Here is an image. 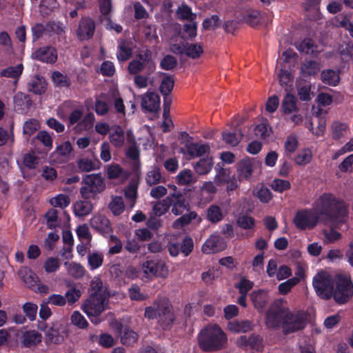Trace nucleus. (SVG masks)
<instances>
[{
	"mask_svg": "<svg viewBox=\"0 0 353 353\" xmlns=\"http://www.w3.org/2000/svg\"><path fill=\"white\" fill-rule=\"evenodd\" d=\"M353 295V283L350 279L339 277L336 282V288L334 289L332 296L339 304L347 303Z\"/></svg>",
	"mask_w": 353,
	"mask_h": 353,
	"instance_id": "obj_9",
	"label": "nucleus"
},
{
	"mask_svg": "<svg viewBox=\"0 0 353 353\" xmlns=\"http://www.w3.org/2000/svg\"><path fill=\"white\" fill-rule=\"evenodd\" d=\"M237 172L241 179H249L253 172V163L252 161L249 159L240 161L237 165Z\"/></svg>",
	"mask_w": 353,
	"mask_h": 353,
	"instance_id": "obj_22",
	"label": "nucleus"
},
{
	"mask_svg": "<svg viewBox=\"0 0 353 353\" xmlns=\"http://www.w3.org/2000/svg\"><path fill=\"white\" fill-rule=\"evenodd\" d=\"M90 294L93 296H108L109 297V293L106 288H103L102 281L99 278L94 277L90 283L89 288Z\"/></svg>",
	"mask_w": 353,
	"mask_h": 353,
	"instance_id": "obj_29",
	"label": "nucleus"
},
{
	"mask_svg": "<svg viewBox=\"0 0 353 353\" xmlns=\"http://www.w3.org/2000/svg\"><path fill=\"white\" fill-rule=\"evenodd\" d=\"M254 283L243 276L239 283L235 284V288L239 290V294H248V292L253 288Z\"/></svg>",
	"mask_w": 353,
	"mask_h": 353,
	"instance_id": "obj_59",
	"label": "nucleus"
},
{
	"mask_svg": "<svg viewBox=\"0 0 353 353\" xmlns=\"http://www.w3.org/2000/svg\"><path fill=\"white\" fill-rule=\"evenodd\" d=\"M164 77L163 78L160 86L159 90L163 97H170L174 86V79L173 75L168 74L164 73Z\"/></svg>",
	"mask_w": 353,
	"mask_h": 353,
	"instance_id": "obj_30",
	"label": "nucleus"
},
{
	"mask_svg": "<svg viewBox=\"0 0 353 353\" xmlns=\"http://www.w3.org/2000/svg\"><path fill=\"white\" fill-rule=\"evenodd\" d=\"M252 322L249 320L235 321L229 324L230 330L234 332H248L252 329Z\"/></svg>",
	"mask_w": 353,
	"mask_h": 353,
	"instance_id": "obj_39",
	"label": "nucleus"
},
{
	"mask_svg": "<svg viewBox=\"0 0 353 353\" xmlns=\"http://www.w3.org/2000/svg\"><path fill=\"white\" fill-rule=\"evenodd\" d=\"M281 110L285 114L298 112L296 98L293 94L288 93L282 101Z\"/></svg>",
	"mask_w": 353,
	"mask_h": 353,
	"instance_id": "obj_27",
	"label": "nucleus"
},
{
	"mask_svg": "<svg viewBox=\"0 0 353 353\" xmlns=\"http://www.w3.org/2000/svg\"><path fill=\"white\" fill-rule=\"evenodd\" d=\"M319 70V63L314 60L305 61L301 65V73L306 77L316 74Z\"/></svg>",
	"mask_w": 353,
	"mask_h": 353,
	"instance_id": "obj_38",
	"label": "nucleus"
},
{
	"mask_svg": "<svg viewBox=\"0 0 353 353\" xmlns=\"http://www.w3.org/2000/svg\"><path fill=\"white\" fill-rule=\"evenodd\" d=\"M197 32V23L194 21L192 22L185 23L183 27V33L186 34L187 37H185L183 35H181L182 39H186L189 40H192L196 36Z\"/></svg>",
	"mask_w": 353,
	"mask_h": 353,
	"instance_id": "obj_55",
	"label": "nucleus"
},
{
	"mask_svg": "<svg viewBox=\"0 0 353 353\" xmlns=\"http://www.w3.org/2000/svg\"><path fill=\"white\" fill-rule=\"evenodd\" d=\"M250 296L254 307L257 310H263L267 305L268 301L267 291L264 290H254Z\"/></svg>",
	"mask_w": 353,
	"mask_h": 353,
	"instance_id": "obj_21",
	"label": "nucleus"
},
{
	"mask_svg": "<svg viewBox=\"0 0 353 353\" xmlns=\"http://www.w3.org/2000/svg\"><path fill=\"white\" fill-rule=\"evenodd\" d=\"M313 286L321 299L328 300L332 297L334 285L330 279L318 274L313 279Z\"/></svg>",
	"mask_w": 353,
	"mask_h": 353,
	"instance_id": "obj_11",
	"label": "nucleus"
},
{
	"mask_svg": "<svg viewBox=\"0 0 353 353\" xmlns=\"http://www.w3.org/2000/svg\"><path fill=\"white\" fill-rule=\"evenodd\" d=\"M107 176L109 179H126L128 176V173L120 165L112 163L107 168Z\"/></svg>",
	"mask_w": 353,
	"mask_h": 353,
	"instance_id": "obj_32",
	"label": "nucleus"
},
{
	"mask_svg": "<svg viewBox=\"0 0 353 353\" xmlns=\"http://www.w3.org/2000/svg\"><path fill=\"white\" fill-rule=\"evenodd\" d=\"M241 339L245 345L252 349L259 350V348L261 347L263 339L259 334H252L248 337L242 336Z\"/></svg>",
	"mask_w": 353,
	"mask_h": 353,
	"instance_id": "obj_48",
	"label": "nucleus"
},
{
	"mask_svg": "<svg viewBox=\"0 0 353 353\" xmlns=\"http://www.w3.org/2000/svg\"><path fill=\"white\" fill-rule=\"evenodd\" d=\"M110 143L116 148H121L124 144V132L120 125H117L114 132L110 134Z\"/></svg>",
	"mask_w": 353,
	"mask_h": 353,
	"instance_id": "obj_37",
	"label": "nucleus"
},
{
	"mask_svg": "<svg viewBox=\"0 0 353 353\" xmlns=\"http://www.w3.org/2000/svg\"><path fill=\"white\" fill-rule=\"evenodd\" d=\"M222 137L225 143L234 147L241 141L243 134L241 131H237L236 130L232 132L224 131L222 133Z\"/></svg>",
	"mask_w": 353,
	"mask_h": 353,
	"instance_id": "obj_36",
	"label": "nucleus"
},
{
	"mask_svg": "<svg viewBox=\"0 0 353 353\" xmlns=\"http://www.w3.org/2000/svg\"><path fill=\"white\" fill-rule=\"evenodd\" d=\"M207 217L211 223H216L221 221L223 218L221 208L216 205L210 206L207 210Z\"/></svg>",
	"mask_w": 353,
	"mask_h": 353,
	"instance_id": "obj_44",
	"label": "nucleus"
},
{
	"mask_svg": "<svg viewBox=\"0 0 353 353\" xmlns=\"http://www.w3.org/2000/svg\"><path fill=\"white\" fill-rule=\"evenodd\" d=\"M177 65L176 59L170 54L165 55L160 63V67L165 70H172Z\"/></svg>",
	"mask_w": 353,
	"mask_h": 353,
	"instance_id": "obj_64",
	"label": "nucleus"
},
{
	"mask_svg": "<svg viewBox=\"0 0 353 353\" xmlns=\"http://www.w3.org/2000/svg\"><path fill=\"white\" fill-rule=\"evenodd\" d=\"M221 20L218 15L214 14L203 20L202 26L204 30H215L220 26Z\"/></svg>",
	"mask_w": 353,
	"mask_h": 353,
	"instance_id": "obj_58",
	"label": "nucleus"
},
{
	"mask_svg": "<svg viewBox=\"0 0 353 353\" xmlns=\"http://www.w3.org/2000/svg\"><path fill=\"white\" fill-rule=\"evenodd\" d=\"M299 283V279L292 277L285 282L280 283L278 286L279 292L281 294L285 295L290 292L291 289Z\"/></svg>",
	"mask_w": 353,
	"mask_h": 353,
	"instance_id": "obj_53",
	"label": "nucleus"
},
{
	"mask_svg": "<svg viewBox=\"0 0 353 353\" xmlns=\"http://www.w3.org/2000/svg\"><path fill=\"white\" fill-rule=\"evenodd\" d=\"M77 168L82 172H88L100 168L101 162L99 160H91L81 158L77 161Z\"/></svg>",
	"mask_w": 353,
	"mask_h": 353,
	"instance_id": "obj_26",
	"label": "nucleus"
},
{
	"mask_svg": "<svg viewBox=\"0 0 353 353\" xmlns=\"http://www.w3.org/2000/svg\"><path fill=\"white\" fill-rule=\"evenodd\" d=\"M41 341V334L34 330L22 332L20 336V341L23 347L31 348L36 347Z\"/></svg>",
	"mask_w": 353,
	"mask_h": 353,
	"instance_id": "obj_19",
	"label": "nucleus"
},
{
	"mask_svg": "<svg viewBox=\"0 0 353 353\" xmlns=\"http://www.w3.org/2000/svg\"><path fill=\"white\" fill-rule=\"evenodd\" d=\"M145 181L150 186L164 182L165 179L161 174V169L158 167H154L148 171L145 176Z\"/></svg>",
	"mask_w": 353,
	"mask_h": 353,
	"instance_id": "obj_31",
	"label": "nucleus"
},
{
	"mask_svg": "<svg viewBox=\"0 0 353 353\" xmlns=\"http://www.w3.org/2000/svg\"><path fill=\"white\" fill-rule=\"evenodd\" d=\"M90 226L105 237L112 234L113 230L110 220L104 215H94L90 221Z\"/></svg>",
	"mask_w": 353,
	"mask_h": 353,
	"instance_id": "obj_16",
	"label": "nucleus"
},
{
	"mask_svg": "<svg viewBox=\"0 0 353 353\" xmlns=\"http://www.w3.org/2000/svg\"><path fill=\"white\" fill-rule=\"evenodd\" d=\"M254 132L256 137L262 139H265L272 132L269 125L265 123H261L256 125L254 129Z\"/></svg>",
	"mask_w": 353,
	"mask_h": 353,
	"instance_id": "obj_61",
	"label": "nucleus"
},
{
	"mask_svg": "<svg viewBox=\"0 0 353 353\" xmlns=\"http://www.w3.org/2000/svg\"><path fill=\"white\" fill-rule=\"evenodd\" d=\"M185 46V54L190 58L197 59L203 53V47L200 44L186 42Z\"/></svg>",
	"mask_w": 353,
	"mask_h": 353,
	"instance_id": "obj_46",
	"label": "nucleus"
},
{
	"mask_svg": "<svg viewBox=\"0 0 353 353\" xmlns=\"http://www.w3.org/2000/svg\"><path fill=\"white\" fill-rule=\"evenodd\" d=\"M70 199L68 196L63 194H59L55 197L50 199V204L54 207H59L65 208L69 205Z\"/></svg>",
	"mask_w": 353,
	"mask_h": 353,
	"instance_id": "obj_60",
	"label": "nucleus"
},
{
	"mask_svg": "<svg viewBox=\"0 0 353 353\" xmlns=\"http://www.w3.org/2000/svg\"><path fill=\"white\" fill-rule=\"evenodd\" d=\"M213 163L212 157L203 158L195 163L194 169L200 175L206 174L211 170Z\"/></svg>",
	"mask_w": 353,
	"mask_h": 353,
	"instance_id": "obj_34",
	"label": "nucleus"
},
{
	"mask_svg": "<svg viewBox=\"0 0 353 353\" xmlns=\"http://www.w3.org/2000/svg\"><path fill=\"white\" fill-rule=\"evenodd\" d=\"M40 128L39 122L37 119H30L26 121L23 126V132L24 134L30 137L36 132Z\"/></svg>",
	"mask_w": 353,
	"mask_h": 353,
	"instance_id": "obj_51",
	"label": "nucleus"
},
{
	"mask_svg": "<svg viewBox=\"0 0 353 353\" xmlns=\"http://www.w3.org/2000/svg\"><path fill=\"white\" fill-rule=\"evenodd\" d=\"M144 272L148 275L165 279L169 274L168 268L161 259L154 258L147 260L143 266Z\"/></svg>",
	"mask_w": 353,
	"mask_h": 353,
	"instance_id": "obj_12",
	"label": "nucleus"
},
{
	"mask_svg": "<svg viewBox=\"0 0 353 353\" xmlns=\"http://www.w3.org/2000/svg\"><path fill=\"white\" fill-rule=\"evenodd\" d=\"M172 189L173 192L170 193L166 199L170 201V208L172 207V212L176 215H181L185 211L188 212L190 209V203L186 200L184 194L179 190L176 185L170 186Z\"/></svg>",
	"mask_w": 353,
	"mask_h": 353,
	"instance_id": "obj_10",
	"label": "nucleus"
},
{
	"mask_svg": "<svg viewBox=\"0 0 353 353\" xmlns=\"http://www.w3.org/2000/svg\"><path fill=\"white\" fill-rule=\"evenodd\" d=\"M177 184L181 185H189L196 181V179L190 170H181L176 177Z\"/></svg>",
	"mask_w": 353,
	"mask_h": 353,
	"instance_id": "obj_41",
	"label": "nucleus"
},
{
	"mask_svg": "<svg viewBox=\"0 0 353 353\" xmlns=\"http://www.w3.org/2000/svg\"><path fill=\"white\" fill-rule=\"evenodd\" d=\"M228 344V336L217 324H208L198 335V345L205 352H216L224 349Z\"/></svg>",
	"mask_w": 353,
	"mask_h": 353,
	"instance_id": "obj_3",
	"label": "nucleus"
},
{
	"mask_svg": "<svg viewBox=\"0 0 353 353\" xmlns=\"http://www.w3.org/2000/svg\"><path fill=\"white\" fill-rule=\"evenodd\" d=\"M79 190L83 199H94L105 189L104 179L101 173L86 174L83 177Z\"/></svg>",
	"mask_w": 353,
	"mask_h": 353,
	"instance_id": "obj_6",
	"label": "nucleus"
},
{
	"mask_svg": "<svg viewBox=\"0 0 353 353\" xmlns=\"http://www.w3.org/2000/svg\"><path fill=\"white\" fill-rule=\"evenodd\" d=\"M176 14L179 20H188L192 22L196 18V14L193 13L192 8L185 3H182L178 7Z\"/></svg>",
	"mask_w": 353,
	"mask_h": 353,
	"instance_id": "obj_33",
	"label": "nucleus"
},
{
	"mask_svg": "<svg viewBox=\"0 0 353 353\" xmlns=\"http://www.w3.org/2000/svg\"><path fill=\"white\" fill-rule=\"evenodd\" d=\"M321 77L322 81L325 84L336 86L339 83V74L334 70L328 69L323 70Z\"/></svg>",
	"mask_w": 353,
	"mask_h": 353,
	"instance_id": "obj_35",
	"label": "nucleus"
},
{
	"mask_svg": "<svg viewBox=\"0 0 353 353\" xmlns=\"http://www.w3.org/2000/svg\"><path fill=\"white\" fill-rule=\"evenodd\" d=\"M312 205L321 219L330 222L341 221L347 215L345 203L331 193L322 194Z\"/></svg>",
	"mask_w": 353,
	"mask_h": 353,
	"instance_id": "obj_2",
	"label": "nucleus"
},
{
	"mask_svg": "<svg viewBox=\"0 0 353 353\" xmlns=\"http://www.w3.org/2000/svg\"><path fill=\"white\" fill-rule=\"evenodd\" d=\"M236 225L243 230H251L255 226V219L249 215L243 214L237 218Z\"/></svg>",
	"mask_w": 353,
	"mask_h": 353,
	"instance_id": "obj_50",
	"label": "nucleus"
},
{
	"mask_svg": "<svg viewBox=\"0 0 353 353\" xmlns=\"http://www.w3.org/2000/svg\"><path fill=\"white\" fill-rule=\"evenodd\" d=\"M25 316L30 321H34L36 319L38 306L32 302H26L22 306Z\"/></svg>",
	"mask_w": 353,
	"mask_h": 353,
	"instance_id": "obj_52",
	"label": "nucleus"
},
{
	"mask_svg": "<svg viewBox=\"0 0 353 353\" xmlns=\"http://www.w3.org/2000/svg\"><path fill=\"white\" fill-rule=\"evenodd\" d=\"M96 28L94 20L90 17H83L79 22L76 31L77 37L80 41H87L92 38Z\"/></svg>",
	"mask_w": 353,
	"mask_h": 353,
	"instance_id": "obj_13",
	"label": "nucleus"
},
{
	"mask_svg": "<svg viewBox=\"0 0 353 353\" xmlns=\"http://www.w3.org/2000/svg\"><path fill=\"white\" fill-rule=\"evenodd\" d=\"M170 201L166 197L161 201L156 202L152 206V214L157 216H161L168 212L170 209Z\"/></svg>",
	"mask_w": 353,
	"mask_h": 353,
	"instance_id": "obj_47",
	"label": "nucleus"
},
{
	"mask_svg": "<svg viewBox=\"0 0 353 353\" xmlns=\"http://www.w3.org/2000/svg\"><path fill=\"white\" fill-rule=\"evenodd\" d=\"M34 139L39 141L48 150H50L53 147V139L51 135L46 130L39 131Z\"/></svg>",
	"mask_w": 353,
	"mask_h": 353,
	"instance_id": "obj_54",
	"label": "nucleus"
},
{
	"mask_svg": "<svg viewBox=\"0 0 353 353\" xmlns=\"http://www.w3.org/2000/svg\"><path fill=\"white\" fill-rule=\"evenodd\" d=\"M265 323L270 329L282 328L284 334H289L305 327L306 314L300 311L292 312L288 307L275 302L265 313Z\"/></svg>",
	"mask_w": 353,
	"mask_h": 353,
	"instance_id": "obj_1",
	"label": "nucleus"
},
{
	"mask_svg": "<svg viewBox=\"0 0 353 353\" xmlns=\"http://www.w3.org/2000/svg\"><path fill=\"white\" fill-rule=\"evenodd\" d=\"M181 215V216L175 220L173 223V227L174 228H182L188 225L197 216V214L194 211L188 212V213L186 214L183 213Z\"/></svg>",
	"mask_w": 353,
	"mask_h": 353,
	"instance_id": "obj_43",
	"label": "nucleus"
},
{
	"mask_svg": "<svg viewBox=\"0 0 353 353\" xmlns=\"http://www.w3.org/2000/svg\"><path fill=\"white\" fill-rule=\"evenodd\" d=\"M321 218L312 206V208L299 210L293 218V223L300 230H312L320 221Z\"/></svg>",
	"mask_w": 353,
	"mask_h": 353,
	"instance_id": "obj_8",
	"label": "nucleus"
},
{
	"mask_svg": "<svg viewBox=\"0 0 353 353\" xmlns=\"http://www.w3.org/2000/svg\"><path fill=\"white\" fill-rule=\"evenodd\" d=\"M39 162V158L32 153H26L23 156V165L30 170L35 169Z\"/></svg>",
	"mask_w": 353,
	"mask_h": 353,
	"instance_id": "obj_63",
	"label": "nucleus"
},
{
	"mask_svg": "<svg viewBox=\"0 0 353 353\" xmlns=\"http://www.w3.org/2000/svg\"><path fill=\"white\" fill-rule=\"evenodd\" d=\"M18 275L27 287L32 288L37 285L38 277L30 268H21L18 272Z\"/></svg>",
	"mask_w": 353,
	"mask_h": 353,
	"instance_id": "obj_23",
	"label": "nucleus"
},
{
	"mask_svg": "<svg viewBox=\"0 0 353 353\" xmlns=\"http://www.w3.org/2000/svg\"><path fill=\"white\" fill-rule=\"evenodd\" d=\"M108 208L114 216L121 214L125 208L123 198L119 196H112Z\"/></svg>",
	"mask_w": 353,
	"mask_h": 353,
	"instance_id": "obj_42",
	"label": "nucleus"
},
{
	"mask_svg": "<svg viewBox=\"0 0 353 353\" xmlns=\"http://www.w3.org/2000/svg\"><path fill=\"white\" fill-rule=\"evenodd\" d=\"M144 316L148 319H158L163 330L168 329L173 323L175 316L173 307L165 296H158L153 305L145 309Z\"/></svg>",
	"mask_w": 353,
	"mask_h": 353,
	"instance_id": "obj_4",
	"label": "nucleus"
},
{
	"mask_svg": "<svg viewBox=\"0 0 353 353\" xmlns=\"http://www.w3.org/2000/svg\"><path fill=\"white\" fill-rule=\"evenodd\" d=\"M23 71V65L19 63L15 66H9L0 72L1 77L11 78L17 82Z\"/></svg>",
	"mask_w": 353,
	"mask_h": 353,
	"instance_id": "obj_28",
	"label": "nucleus"
},
{
	"mask_svg": "<svg viewBox=\"0 0 353 353\" xmlns=\"http://www.w3.org/2000/svg\"><path fill=\"white\" fill-rule=\"evenodd\" d=\"M210 149L208 144H199L198 143L186 144L187 154L192 158L201 157L209 152Z\"/></svg>",
	"mask_w": 353,
	"mask_h": 353,
	"instance_id": "obj_24",
	"label": "nucleus"
},
{
	"mask_svg": "<svg viewBox=\"0 0 353 353\" xmlns=\"http://www.w3.org/2000/svg\"><path fill=\"white\" fill-rule=\"evenodd\" d=\"M155 69L156 65L152 59V52L149 50L137 54L128 65V70L130 74L144 72L146 75H150Z\"/></svg>",
	"mask_w": 353,
	"mask_h": 353,
	"instance_id": "obj_5",
	"label": "nucleus"
},
{
	"mask_svg": "<svg viewBox=\"0 0 353 353\" xmlns=\"http://www.w3.org/2000/svg\"><path fill=\"white\" fill-rule=\"evenodd\" d=\"M299 141L296 135H289L284 143V148L287 155H291L298 148Z\"/></svg>",
	"mask_w": 353,
	"mask_h": 353,
	"instance_id": "obj_56",
	"label": "nucleus"
},
{
	"mask_svg": "<svg viewBox=\"0 0 353 353\" xmlns=\"http://www.w3.org/2000/svg\"><path fill=\"white\" fill-rule=\"evenodd\" d=\"M108 301L109 297L108 296H96L89 294L82 304L81 309L92 322L97 323L99 322V316L105 310V305H108Z\"/></svg>",
	"mask_w": 353,
	"mask_h": 353,
	"instance_id": "obj_7",
	"label": "nucleus"
},
{
	"mask_svg": "<svg viewBox=\"0 0 353 353\" xmlns=\"http://www.w3.org/2000/svg\"><path fill=\"white\" fill-rule=\"evenodd\" d=\"M47 88L46 79L40 75L33 76L27 85V89L29 92L35 94H42L45 92Z\"/></svg>",
	"mask_w": 353,
	"mask_h": 353,
	"instance_id": "obj_20",
	"label": "nucleus"
},
{
	"mask_svg": "<svg viewBox=\"0 0 353 353\" xmlns=\"http://www.w3.org/2000/svg\"><path fill=\"white\" fill-rule=\"evenodd\" d=\"M227 248L225 239L219 235H211L203 243L202 252L204 254L217 253L223 251Z\"/></svg>",
	"mask_w": 353,
	"mask_h": 353,
	"instance_id": "obj_15",
	"label": "nucleus"
},
{
	"mask_svg": "<svg viewBox=\"0 0 353 353\" xmlns=\"http://www.w3.org/2000/svg\"><path fill=\"white\" fill-rule=\"evenodd\" d=\"M132 56V49L125 43L119 45L117 57L119 61H125Z\"/></svg>",
	"mask_w": 353,
	"mask_h": 353,
	"instance_id": "obj_57",
	"label": "nucleus"
},
{
	"mask_svg": "<svg viewBox=\"0 0 353 353\" xmlns=\"http://www.w3.org/2000/svg\"><path fill=\"white\" fill-rule=\"evenodd\" d=\"M138 337L137 332L129 327H125L121 336V342L125 345H132L137 342Z\"/></svg>",
	"mask_w": 353,
	"mask_h": 353,
	"instance_id": "obj_45",
	"label": "nucleus"
},
{
	"mask_svg": "<svg viewBox=\"0 0 353 353\" xmlns=\"http://www.w3.org/2000/svg\"><path fill=\"white\" fill-rule=\"evenodd\" d=\"M72 151V144L67 141L57 146L56 150L51 154V157L57 163H64L69 160Z\"/></svg>",
	"mask_w": 353,
	"mask_h": 353,
	"instance_id": "obj_18",
	"label": "nucleus"
},
{
	"mask_svg": "<svg viewBox=\"0 0 353 353\" xmlns=\"http://www.w3.org/2000/svg\"><path fill=\"white\" fill-rule=\"evenodd\" d=\"M32 58L42 63L53 64L57 61V49L51 46L40 47L32 54Z\"/></svg>",
	"mask_w": 353,
	"mask_h": 353,
	"instance_id": "obj_14",
	"label": "nucleus"
},
{
	"mask_svg": "<svg viewBox=\"0 0 353 353\" xmlns=\"http://www.w3.org/2000/svg\"><path fill=\"white\" fill-rule=\"evenodd\" d=\"M348 129L345 123L335 121L332 124V135L334 140H339L343 136V132Z\"/></svg>",
	"mask_w": 353,
	"mask_h": 353,
	"instance_id": "obj_49",
	"label": "nucleus"
},
{
	"mask_svg": "<svg viewBox=\"0 0 353 353\" xmlns=\"http://www.w3.org/2000/svg\"><path fill=\"white\" fill-rule=\"evenodd\" d=\"M271 187L276 192H283L290 189L291 184L288 180L274 179L272 182Z\"/></svg>",
	"mask_w": 353,
	"mask_h": 353,
	"instance_id": "obj_62",
	"label": "nucleus"
},
{
	"mask_svg": "<svg viewBox=\"0 0 353 353\" xmlns=\"http://www.w3.org/2000/svg\"><path fill=\"white\" fill-rule=\"evenodd\" d=\"M14 101L18 110H28L32 105L30 96L23 93L17 94L14 98Z\"/></svg>",
	"mask_w": 353,
	"mask_h": 353,
	"instance_id": "obj_40",
	"label": "nucleus"
},
{
	"mask_svg": "<svg viewBox=\"0 0 353 353\" xmlns=\"http://www.w3.org/2000/svg\"><path fill=\"white\" fill-rule=\"evenodd\" d=\"M160 97L154 92H147L142 96L141 105L142 109L150 112H155L159 110Z\"/></svg>",
	"mask_w": 353,
	"mask_h": 353,
	"instance_id": "obj_17",
	"label": "nucleus"
},
{
	"mask_svg": "<svg viewBox=\"0 0 353 353\" xmlns=\"http://www.w3.org/2000/svg\"><path fill=\"white\" fill-rule=\"evenodd\" d=\"M85 199L77 201L73 205L74 213L77 216L82 217L88 215L93 209L92 203Z\"/></svg>",
	"mask_w": 353,
	"mask_h": 353,
	"instance_id": "obj_25",
	"label": "nucleus"
}]
</instances>
